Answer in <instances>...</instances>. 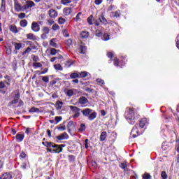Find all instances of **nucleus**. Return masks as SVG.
Here are the masks:
<instances>
[{
  "instance_id": "a878e982",
  "label": "nucleus",
  "mask_w": 179,
  "mask_h": 179,
  "mask_svg": "<svg viewBox=\"0 0 179 179\" xmlns=\"http://www.w3.org/2000/svg\"><path fill=\"white\" fill-rule=\"evenodd\" d=\"M71 79H76V78H79V73H73L70 75Z\"/></svg>"
},
{
  "instance_id": "7c9ffc66",
  "label": "nucleus",
  "mask_w": 179,
  "mask_h": 179,
  "mask_svg": "<svg viewBox=\"0 0 179 179\" xmlns=\"http://www.w3.org/2000/svg\"><path fill=\"white\" fill-rule=\"evenodd\" d=\"M72 127H73V121H70L67 124V129L69 131H71V128H72Z\"/></svg>"
},
{
  "instance_id": "c03bdc74",
  "label": "nucleus",
  "mask_w": 179,
  "mask_h": 179,
  "mask_svg": "<svg viewBox=\"0 0 179 179\" xmlns=\"http://www.w3.org/2000/svg\"><path fill=\"white\" fill-rule=\"evenodd\" d=\"M6 4H1V8H0L1 12H5V10H6Z\"/></svg>"
},
{
  "instance_id": "c756f323",
  "label": "nucleus",
  "mask_w": 179,
  "mask_h": 179,
  "mask_svg": "<svg viewBox=\"0 0 179 179\" xmlns=\"http://www.w3.org/2000/svg\"><path fill=\"white\" fill-rule=\"evenodd\" d=\"M14 46L15 50H20L22 48V43H15Z\"/></svg>"
},
{
  "instance_id": "0e129e2a",
  "label": "nucleus",
  "mask_w": 179,
  "mask_h": 179,
  "mask_svg": "<svg viewBox=\"0 0 179 179\" xmlns=\"http://www.w3.org/2000/svg\"><path fill=\"white\" fill-rule=\"evenodd\" d=\"M80 115V113L79 112H76L74 115H73V118H78V117Z\"/></svg>"
},
{
  "instance_id": "de8ad7c7",
  "label": "nucleus",
  "mask_w": 179,
  "mask_h": 179,
  "mask_svg": "<svg viewBox=\"0 0 179 179\" xmlns=\"http://www.w3.org/2000/svg\"><path fill=\"white\" fill-rule=\"evenodd\" d=\"M102 35H103V32H101V31H100L99 29H96V36L97 37H100Z\"/></svg>"
},
{
  "instance_id": "393cba45",
  "label": "nucleus",
  "mask_w": 179,
  "mask_h": 179,
  "mask_svg": "<svg viewBox=\"0 0 179 179\" xmlns=\"http://www.w3.org/2000/svg\"><path fill=\"white\" fill-rule=\"evenodd\" d=\"M20 24L21 27H26L27 26V20H22L20 21Z\"/></svg>"
},
{
  "instance_id": "a18cd8bd",
  "label": "nucleus",
  "mask_w": 179,
  "mask_h": 179,
  "mask_svg": "<svg viewBox=\"0 0 179 179\" xmlns=\"http://www.w3.org/2000/svg\"><path fill=\"white\" fill-rule=\"evenodd\" d=\"M55 120L56 121V124H58V122H59V121L62 120V117L57 116L55 117Z\"/></svg>"
},
{
  "instance_id": "6e6552de",
  "label": "nucleus",
  "mask_w": 179,
  "mask_h": 179,
  "mask_svg": "<svg viewBox=\"0 0 179 179\" xmlns=\"http://www.w3.org/2000/svg\"><path fill=\"white\" fill-rule=\"evenodd\" d=\"M31 30H33V31H40V25H38V23L37 22H32L31 24Z\"/></svg>"
},
{
  "instance_id": "f257e3e1",
  "label": "nucleus",
  "mask_w": 179,
  "mask_h": 179,
  "mask_svg": "<svg viewBox=\"0 0 179 179\" xmlns=\"http://www.w3.org/2000/svg\"><path fill=\"white\" fill-rule=\"evenodd\" d=\"M126 116L125 117L127 118V120H129L130 122V124H131V125H134V124H135V113H134V110L132 108H129V110L126 113ZM133 120V121H132Z\"/></svg>"
},
{
  "instance_id": "4be33fe9",
  "label": "nucleus",
  "mask_w": 179,
  "mask_h": 179,
  "mask_svg": "<svg viewBox=\"0 0 179 179\" xmlns=\"http://www.w3.org/2000/svg\"><path fill=\"white\" fill-rule=\"evenodd\" d=\"M69 108L71 110H72L73 111V113H78V112L80 111V108H79L76 106H70Z\"/></svg>"
},
{
  "instance_id": "09e8293b",
  "label": "nucleus",
  "mask_w": 179,
  "mask_h": 179,
  "mask_svg": "<svg viewBox=\"0 0 179 179\" xmlns=\"http://www.w3.org/2000/svg\"><path fill=\"white\" fill-rule=\"evenodd\" d=\"M96 82H97V83H99V85H104V80L98 78V79H96Z\"/></svg>"
},
{
  "instance_id": "2f4dec72",
  "label": "nucleus",
  "mask_w": 179,
  "mask_h": 179,
  "mask_svg": "<svg viewBox=\"0 0 179 179\" xmlns=\"http://www.w3.org/2000/svg\"><path fill=\"white\" fill-rule=\"evenodd\" d=\"M121 169H123V170H124V171H127L128 170V166L127 165V163H122L121 166H120Z\"/></svg>"
},
{
  "instance_id": "c85d7f7f",
  "label": "nucleus",
  "mask_w": 179,
  "mask_h": 179,
  "mask_svg": "<svg viewBox=\"0 0 179 179\" xmlns=\"http://www.w3.org/2000/svg\"><path fill=\"white\" fill-rule=\"evenodd\" d=\"M99 22H101V23H106V22H107V20L106 19V17H104V15H101L99 18Z\"/></svg>"
},
{
  "instance_id": "864d4df0",
  "label": "nucleus",
  "mask_w": 179,
  "mask_h": 179,
  "mask_svg": "<svg viewBox=\"0 0 179 179\" xmlns=\"http://www.w3.org/2000/svg\"><path fill=\"white\" fill-rule=\"evenodd\" d=\"M57 129L59 131H65V129H66V127L65 126L59 125V127H57Z\"/></svg>"
},
{
  "instance_id": "ddd939ff",
  "label": "nucleus",
  "mask_w": 179,
  "mask_h": 179,
  "mask_svg": "<svg viewBox=\"0 0 179 179\" xmlns=\"http://www.w3.org/2000/svg\"><path fill=\"white\" fill-rule=\"evenodd\" d=\"M97 117V113H96V112H92L89 116H88V120H90V121H93V120H94V118H96Z\"/></svg>"
},
{
  "instance_id": "4468645a",
  "label": "nucleus",
  "mask_w": 179,
  "mask_h": 179,
  "mask_svg": "<svg viewBox=\"0 0 179 179\" xmlns=\"http://www.w3.org/2000/svg\"><path fill=\"white\" fill-rule=\"evenodd\" d=\"M27 38L28 40H32V41H34L37 40V36H36L33 34H27Z\"/></svg>"
},
{
  "instance_id": "bb28decb",
  "label": "nucleus",
  "mask_w": 179,
  "mask_h": 179,
  "mask_svg": "<svg viewBox=\"0 0 179 179\" xmlns=\"http://www.w3.org/2000/svg\"><path fill=\"white\" fill-rule=\"evenodd\" d=\"M54 68L55 69H56L57 71H62V66H61V64H55L54 65Z\"/></svg>"
},
{
  "instance_id": "2eb2a0df",
  "label": "nucleus",
  "mask_w": 179,
  "mask_h": 179,
  "mask_svg": "<svg viewBox=\"0 0 179 179\" xmlns=\"http://www.w3.org/2000/svg\"><path fill=\"white\" fill-rule=\"evenodd\" d=\"M80 36L81 38H87L89 37V32L87 31H83Z\"/></svg>"
},
{
  "instance_id": "72a5a7b5",
  "label": "nucleus",
  "mask_w": 179,
  "mask_h": 179,
  "mask_svg": "<svg viewBox=\"0 0 179 179\" xmlns=\"http://www.w3.org/2000/svg\"><path fill=\"white\" fill-rule=\"evenodd\" d=\"M152 178V176H150V174L145 173L143 175V179H150Z\"/></svg>"
},
{
  "instance_id": "39448f33",
  "label": "nucleus",
  "mask_w": 179,
  "mask_h": 179,
  "mask_svg": "<svg viewBox=\"0 0 179 179\" xmlns=\"http://www.w3.org/2000/svg\"><path fill=\"white\" fill-rule=\"evenodd\" d=\"M65 145H57L55 144L54 145H52V148H54L53 152L55 153H61L62 152V148H64Z\"/></svg>"
},
{
  "instance_id": "f03ea898",
  "label": "nucleus",
  "mask_w": 179,
  "mask_h": 179,
  "mask_svg": "<svg viewBox=\"0 0 179 179\" xmlns=\"http://www.w3.org/2000/svg\"><path fill=\"white\" fill-rule=\"evenodd\" d=\"M14 93L15 96L13 100L8 103L9 107L13 104H17V103H19V99H20V93H19V91H15Z\"/></svg>"
},
{
  "instance_id": "7ed1b4c3",
  "label": "nucleus",
  "mask_w": 179,
  "mask_h": 179,
  "mask_svg": "<svg viewBox=\"0 0 179 179\" xmlns=\"http://www.w3.org/2000/svg\"><path fill=\"white\" fill-rule=\"evenodd\" d=\"M50 33V28L48 27H43L42 28V34H41V38L43 40H45L47 38V35Z\"/></svg>"
},
{
  "instance_id": "aec40b11",
  "label": "nucleus",
  "mask_w": 179,
  "mask_h": 179,
  "mask_svg": "<svg viewBox=\"0 0 179 179\" xmlns=\"http://www.w3.org/2000/svg\"><path fill=\"white\" fill-rule=\"evenodd\" d=\"M64 105V102L62 101H57L56 102V108L57 110H61L62 108V106Z\"/></svg>"
},
{
  "instance_id": "9d476101",
  "label": "nucleus",
  "mask_w": 179,
  "mask_h": 179,
  "mask_svg": "<svg viewBox=\"0 0 179 179\" xmlns=\"http://www.w3.org/2000/svg\"><path fill=\"white\" fill-rule=\"evenodd\" d=\"M14 8L17 12H20V10H22V6L19 3L17 0L14 1Z\"/></svg>"
},
{
  "instance_id": "473e14b6",
  "label": "nucleus",
  "mask_w": 179,
  "mask_h": 179,
  "mask_svg": "<svg viewBox=\"0 0 179 179\" xmlns=\"http://www.w3.org/2000/svg\"><path fill=\"white\" fill-rule=\"evenodd\" d=\"M55 145L54 143L46 141L45 146H47V148H52Z\"/></svg>"
},
{
  "instance_id": "dca6fc26",
  "label": "nucleus",
  "mask_w": 179,
  "mask_h": 179,
  "mask_svg": "<svg viewBox=\"0 0 179 179\" xmlns=\"http://www.w3.org/2000/svg\"><path fill=\"white\" fill-rule=\"evenodd\" d=\"M57 138L58 141H64V139H66V138H68V134L66 133H63Z\"/></svg>"
},
{
  "instance_id": "b1692460",
  "label": "nucleus",
  "mask_w": 179,
  "mask_h": 179,
  "mask_svg": "<svg viewBox=\"0 0 179 179\" xmlns=\"http://www.w3.org/2000/svg\"><path fill=\"white\" fill-rule=\"evenodd\" d=\"M29 111V113H40V109L38 108L32 107Z\"/></svg>"
},
{
  "instance_id": "ea45409f",
  "label": "nucleus",
  "mask_w": 179,
  "mask_h": 179,
  "mask_svg": "<svg viewBox=\"0 0 179 179\" xmlns=\"http://www.w3.org/2000/svg\"><path fill=\"white\" fill-rule=\"evenodd\" d=\"M31 51V48L30 47H28L23 52L22 55H26V54H29Z\"/></svg>"
},
{
  "instance_id": "37998d69",
  "label": "nucleus",
  "mask_w": 179,
  "mask_h": 179,
  "mask_svg": "<svg viewBox=\"0 0 179 179\" xmlns=\"http://www.w3.org/2000/svg\"><path fill=\"white\" fill-rule=\"evenodd\" d=\"M87 76V72H81L79 74V78H86Z\"/></svg>"
},
{
  "instance_id": "69168bd1",
  "label": "nucleus",
  "mask_w": 179,
  "mask_h": 179,
  "mask_svg": "<svg viewBox=\"0 0 179 179\" xmlns=\"http://www.w3.org/2000/svg\"><path fill=\"white\" fill-rule=\"evenodd\" d=\"M63 34H64V37H69V34L66 33V29L64 30Z\"/></svg>"
},
{
  "instance_id": "6e6d98bb",
  "label": "nucleus",
  "mask_w": 179,
  "mask_h": 179,
  "mask_svg": "<svg viewBox=\"0 0 179 179\" xmlns=\"http://www.w3.org/2000/svg\"><path fill=\"white\" fill-rule=\"evenodd\" d=\"M103 38L105 41H107L110 38V35H108V34H103Z\"/></svg>"
},
{
  "instance_id": "3c124183",
  "label": "nucleus",
  "mask_w": 179,
  "mask_h": 179,
  "mask_svg": "<svg viewBox=\"0 0 179 179\" xmlns=\"http://www.w3.org/2000/svg\"><path fill=\"white\" fill-rule=\"evenodd\" d=\"M43 82H45V83H48L50 78L47 76H44L42 78Z\"/></svg>"
},
{
  "instance_id": "5701e85b",
  "label": "nucleus",
  "mask_w": 179,
  "mask_h": 179,
  "mask_svg": "<svg viewBox=\"0 0 179 179\" xmlns=\"http://www.w3.org/2000/svg\"><path fill=\"white\" fill-rule=\"evenodd\" d=\"M10 31H13V33H17V27H16V25H11L10 27Z\"/></svg>"
},
{
  "instance_id": "8fccbe9b",
  "label": "nucleus",
  "mask_w": 179,
  "mask_h": 179,
  "mask_svg": "<svg viewBox=\"0 0 179 179\" xmlns=\"http://www.w3.org/2000/svg\"><path fill=\"white\" fill-rule=\"evenodd\" d=\"M52 30H59V25H58V24H54V25H52Z\"/></svg>"
},
{
  "instance_id": "e433bc0d",
  "label": "nucleus",
  "mask_w": 179,
  "mask_h": 179,
  "mask_svg": "<svg viewBox=\"0 0 179 179\" xmlns=\"http://www.w3.org/2000/svg\"><path fill=\"white\" fill-rule=\"evenodd\" d=\"M58 52H59V50H56L55 48H52L50 50V54L51 55H55V54H57Z\"/></svg>"
},
{
  "instance_id": "cd10ccee",
  "label": "nucleus",
  "mask_w": 179,
  "mask_h": 179,
  "mask_svg": "<svg viewBox=\"0 0 179 179\" xmlns=\"http://www.w3.org/2000/svg\"><path fill=\"white\" fill-rule=\"evenodd\" d=\"M86 129V125L83 123L80 124V128L78 129L79 132H83Z\"/></svg>"
},
{
  "instance_id": "4c0bfd02",
  "label": "nucleus",
  "mask_w": 179,
  "mask_h": 179,
  "mask_svg": "<svg viewBox=\"0 0 179 179\" xmlns=\"http://www.w3.org/2000/svg\"><path fill=\"white\" fill-rule=\"evenodd\" d=\"M161 177L162 179H167V173H166V171H162L161 173Z\"/></svg>"
},
{
  "instance_id": "9b49d317",
  "label": "nucleus",
  "mask_w": 179,
  "mask_h": 179,
  "mask_svg": "<svg viewBox=\"0 0 179 179\" xmlns=\"http://www.w3.org/2000/svg\"><path fill=\"white\" fill-rule=\"evenodd\" d=\"M78 103L80 104H87V103H89V100L87 99L86 96H81L78 99Z\"/></svg>"
},
{
  "instance_id": "423d86ee",
  "label": "nucleus",
  "mask_w": 179,
  "mask_h": 179,
  "mask_svg": "<svg viewBox=\"0 0 179 179\" xmlns=\"http://www.w3.org/2000/svg\"><path fill=\"white\" fill-rule=\"evenodd\" d=\"M33 6H36V3H34L33 1L27 0L23 6V8L24 9L27 10L30 9V8H33Z\"/></svg>"
},
{
  "instance_id": "49530a36",
  "label": "nucleus",
  "mask_w": 179,
  "mask_h": 179,
  "mask_svg": "<svg viewBox=\"0 0 179 179\" xmlns=\"http://www.w3.org/2000/svg\"><path fill=\"white\" fill-rule=\"evenodd\" d=\"M66 94H67V96H69V97L72 96V95L73 94V90H69L66 92Z\"/></svg>"
},
{
  "instance_id": "f3484780",
  "label": "nucleus",
  "mask_w": 179,
  "mask_h": 179,
  "mask_svg": "<svg viewBox=\"0 0 179 179\" xmlns=\"http://www.w3.org/2000/svg\"><path fill=\"white\" fill-rule=\"evenodd\" d=\"M64 13L66 16H69V14L72 13V8H64Z\"/></svg>"
},
{
  "instance_id": "13d9d810",
  "label": "nucleus",
  "mask_w": 179,
  "mask_h": 179,
  "mask_svg": "<svg viewBox=\"0 0 179 179\" xmlns=\"http://www.w3.org/2000/svg\"><path fill=\"white\" fill-rule=\"evenodd\" d=\"M85 92H87L88 93H93V89L89 88V87H86L85 88Z\"/></svg>"
},
{
  "instance_id": "f704fd0d",
  "label": "nucleus",
  "mask_w": 179,
  "mask_h": 179,
  "mask_svg": "<svg viewBox=\"0 0 179 179\" xmlns=\"http://www.w3.org/2000/svg\"><path fill=\"white\" fill-rule=\"evenodd\" d=\"M33 66L34 68H41V66H43V64H41V63H38V62H34L33 64Z\"/></svg>"
},
{
  "instance_id": "f8f14e48",
  "label": "nucleus",
  "mask_w": 179,
  "mask_h": 179,
  "mask_svg": "<svg viewBox=\"0 0 179 179\" xmlns=\"http://www.w3.org/2000/svg\"><path fill=\"white\" fill-rule=\"evenodd\" d=\"M106 139H107V131H103L100 135V141L103 142Z\"/></svg>"
},
{
  "instance_id": "5fc2aeb1",
  "label": "nucleus",
  "mask_w": 179,
  "mask_h": 179,
  "mask_svg": "<svg viewBox=\"0 0 179 179\" xmlns=\"http://www.w3.org/2000/svg\"><path fill=\"white\" fill-rule=\"evenodd\" d=\"M113 15L115 16V17H120V11L113 12Z\"/></svg>"
},
{
  "instance_id": "338daca9",
  "label": "nucleus",
  "mask_w": 179,
  "mask_h": 179,
  "mask_svg": "<svg viewBox=\"0 0 179 179\" xmlns=\"http://www.w3.org/2000/svg\"><path fill=\"white\" fill-rule=\"evenodd\" d=\"M103 2V0H95L96 5H100Z\"/></svg>"
},
{
  "instance_id": "774afa93",
  "label": "nucleus",
  "mask_w": 179,
  "mask_h": 179,
  "mask_svg": "<svg viewBox=\"0 0 179 179\" xmlns=\"http://www.w3.org/2000/svg\"><path fill=\"white\" fill-rule=\"evenodd\" d=\"M67 45H72V39H68L67 40Z\"/></svg>"
},
{
  "instance_id": "c9c22d12",
  "label": "nucleus",
  "mask_w": 179,
  "mask_h": 179,
  "mask_svg": "<svg viewBox=\"0 0 179 179\" xmlns=\"http://www.w3.org/2000/svg\"><path fill=\"white\" fill-rule=\"evenodd\" d=\"M66 20L64 19L63 17H59L58 23L59 24H64Z\"/></svg>"
},
{
  "instance_id": "680f3d73",
  "label": "nucleus",
  "mask_w": 179,
  "mask_h": 179,
  "mask_svg": "<svg viewBox=\"0 0 179 179\" xmlns=\"http://www.w3.org/2000/svg\"><path fill=\"white\" fill-rule=\"evenodd\" d=\"M5 88V83L1 81L0 82V89H4Z\"/></svg>"
},
{
  "instance_id": "6ab92c4d",
  "label": "nucleus",
  "mask_w": 179,
  "mask_h": 179,
  "mask_svg": "<svg viewBox=\"0 0 179 179\" xmlns=\"http://www.w3.org/2000/svg\"><path fill=\"white\" fill-rule=\"evenodd\" d=\"M15 138L17 139V141H18V142H22V141H23V139L24 138V135L17 134Z\"/></svg>"
},
{
  "instance_id": "bf43d9fd",
  "label": "nucleus",
  "mask_w": 179,
  "mask_h": 179,
  "mask_svg": "<svg viewBox=\"0 0 179 179\" xmlns=\"http://www.w3.org/2000/svg\"><path fill=\"white\" fill-rule=\"evenodd\" d=\"M119 64H120V60L118 59H115V62H114V65L115 66H118Z\"/></svg>"
},
{
  "instance_id": "1a4fd4ad",
  "label": "nucleus",
  "mask_w": 179,
  "mask_h": 179,
  "mask_svg": "<svg viewBox=\"0 0 179 179\" xmlns=\"http://www.w3.org/2000/svg\"><path fill=\"white\" fill-rule=\"evenodd\" d=\"M81 113L85 117H89V115H90V114L93 113V110L90 108H85L83 110H82Z\"/></svg>"
},
{
  "instance_id": "a19ab883",
  "label": "nucleus",
  "mask_w": 179,
  "mask_h": 179,
  "mask_svg": "<svg viewBox=\"0 0 179 179\" xmlns=\"http://www.w3.org/2000/svg\"><path fill=\"white\" fill-rule=\"evenodd\" d=\"M87 22H88L89 24H93V15H90L87 18Z\"/></svg>"
},
{
  "instance_id": "a211bd4d",
  "label": "nucleus",
  "mask_w": 179,
  "mask_h": 179,
  "mask_svg": "<svg viewBox=\"0 0 179 179\" xmlns=\"http://www.w3.org/2000/svg\"><path fill=\"white\" fill-rule=\"evenodd\" d=\"M0 179H12V176L8 173H6L2 176H0Z\"/></svg>"
},
{
  "instance_id": "603ef678",
  "label": "nucleus",
  "mask_w": 179,
  "mask_h": 179,
  "mask_svg": "<svg viewBox=\"0 0 179 179\" xmlns=\"http://www.w3.org/2000/svg\"><path fill=\"white\" fill-rule=\"evenodd\" d=\"M18 17L20 19H24V17H26V14L24 13H21L19 14Z\"/></svg>"
},
{
  "instance_id": "0eeeda50",
  "label": "nucleus",
  "mask_w": 179,
  "mask_h": 179,
  "mask_svg": "<svg viewBox=\"0 0 179 179\" xmlns=\"http://www.w3.org/2000/svg\"><path fill=\"white\" fill-rule=\"evenodd\" d=\"M48 15L52 19H55L58 16V11L54 9H50L48 11Z\"/></svg>"
},
{
  "instance_id": "20e7f679",
  "label": "nucleus",
  "mask_w": 179,
  "mask_h": 179,
  "mask_svg": "<svg viewBox=\"0 0 179 179\" xmlns=\"http://www.w3.org/2000/svg\"><path fill=\"white\" fill-rule=\"evenodd\" d=\"M138 124L135 125L131 132V135L133 138H136V136H139V130H138Z\"/></svg>"
},
{
  "instance_id": "052dcab7",
  "label": "nucleus",
  "mask_w": 179,
  "mask_h": 179,
  "mask_svg": "<svg viewBox=\"0 0 179 179\" xmlns=\"http://www.w3.org/2000/svg\"><path fill=\"white\" fill-rule=\"evenodd\" d=\"M138 126L140 127V128H143L145 127V122L140 121V124Z\"/></svg>"
},
{
  "instance_id": "4d7b16f0",
  "label": "nucleus",
  "mask_w": 179,
  "mask_h": 179,
  "mask_svg": "<svg viewBox=\"0 0 179 179\" xmlns=\"http://www.w3.org/2000/svg\"><path fill=\"white\" fill-rule=\"evenodd\" d=\"M82 15V13H78L76 17V20L78 22V20H80V16Z\"/></svg>"
},
{
  "instance_id": "e2e57ef3",
  "label": "nucleus",
  "mask_w": 179,
  "mask_h": 179,
  "mask_svg": "<svg viewBox=\"0 0 179 179\" xmlns=\"http://www.w3.org/2000/svg\"><path fill=\"white\" fill-rule=\"evenodd\" d=\"M39 60H40V59L38 58V56H34V57H33V61H34V62H38Z\"/></svg>"
},
{
  "instance_id": "58836bf2",
  "label": "nucleus",
  "mask_w": 179,
  "mask_h": 179,
  "mask_svg": "<svg viewBox=\"0 0 179 179\" xmlns=\"http://www.w3.org/2000/svg\"><path fill=\"white\" fill-rule=\"evenodd\" d=\"M80 50L81 54H85V52L86 51V47L83 45H80Z\"/></svg>"
},
{
  "instance_id": "79ce46f5",
  "label": "nucleus",
  "mask_w": 179,
  "mask_h": 179,
  "mask_svg": "<svg viewBox=\"0 0 179 179\" xmlns=\"http://www.w3.org/2000/svg\"><path fill=\"white\" fill-rule=\"evenodd\" d=\"M71 0H61L62 5H68V3H71Z\"/></svg>"
},
{
  "instance_id": "412c9836",
  "label": "nucleus",
  "mask_w": 179,
  "mask_h": 179,
  "mask_svg": "<svg viewBox=\"0 0 179 179\" xmlns=\"http://www.w3.org/2000/svg\"><path fill=\"white\" fill-rule=\"evenodd\" d=\"M50 44L52 47H55V48H58V45L55 43V38H52L50 41Z\"/></svg>"
}]
</instances>
